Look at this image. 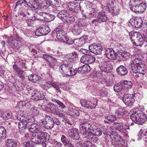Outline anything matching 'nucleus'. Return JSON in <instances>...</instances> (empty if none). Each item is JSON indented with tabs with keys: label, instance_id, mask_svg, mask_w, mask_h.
Returning <instances> with one entry per match:
<instances>
[{
	"label": "nucleus",
	"instance_id": "21",
	"mask_svg": "<svg viewBox=\"0 0 147 147\" xmlns=\"http://www.w3.org/2000/svg\"><path fill=\"white\" fill-rule=\"evenodd\" d=\"M146 3L144 2L140 5H138L135 8L131 9V10L134 12H143L146 9Z\"/></svg>",
	"mask_w": 147,
	"mask_h": 147
},
{
	"label": "nucleus",
	"instance_id": "25",
	"mask_svg": "<svg viewBox=\"0 0 147 147\" xmlns=\"http://www.w3.org/2000/svg\"><path fill=\"white\" fill-rule=\"evenodd\" d=\"M127 108L125 107L118 109L115 112L118 117L121 118L127 112Z\"/></svg>",
	"mask_w": 147,
	"mask_h": 147
},
{
	"label": "nucleus",
	"instance_id": "57",
	"mask_svg": "<svg viewBox=\"0 0 147 147\" xmlns=\"http://www.w3.org/2000/svg\"><path fill=\"white\" fill-rule=\"evenodd\" d=\"M49 123H47L45 126V128L49 129H51L53 128L54 126V120L53 119L52 121H50Z\"/></svg>",
	"mask_w": 147,
	"mask_h": 147
},
{
	"label": "nucleus",
	"instance_id": "38",
	"mask_svg": "<svg viewBox=\"0 0 147 147\" xmlns=\"http://www.w3.org/2000/svg\"><path fill=\"white\" fill-rule=\"evenodd\" d=\"M43 26H41L40 27L36 29L35 31V34L38 36L44 35L43 32Z\"/></svg>",
	"mask_w": 147,
	"mask_h": 147
},
{
	"label": "nucleus",
	"instance_id": "33",
	"mask_svg": "<svg viewBox=\"0 0 147 147\" xmlns=\"http://www.w3.org/2000/svg\"><path fill=\"white\" fill-rule=\"evenodd\" d=\"M121 84L124 88H130L132 86V83L129 81L123 80L121 81Z\"/></svg>",
	"mask_w": 147,
	"mask_h": 147
},
{
	"label": "nucleus",
	"instance_id": "24",
	"mask_svg": "<svg viewBox=\"0 0 147 147\" xmlns=\"http://www.w3.org/2000/svg\"><path fill=\"white\" fill-rule=\"evenodd\" d=\"M110 65L108 64L107 62H105L101 65H99L100 69L103 71L109 72L110 71L111 68L110 67Z\"/></svg>",
	"mask_w": 147,
	"mask_h": 147
},
{
	"label": "nucleus",
	"instance_id": "5",
	"mask_svg": "<svg viewBox=\"0 0 147 147\" xmlns=\"http://www.w3.org/2000/svg\"><path fill=\"white\" fill-rule=\"evenodd\" d=\"M130 118L136 123L139 125L144 123L147 120L146 115L142 113H133L130 116Z\"/></svg>",
	"mask_w": 147,
	"mask_h": 147
},
{
	"label": "nucleus",
	"instance_id": "49",
	"mask_svg": "<svg viewBox=\"0 0 147 147\" xmlns=\"http://www.w3.org/2000/svg\"><path fill=\"white\" fill-rule=\"evenodd\" d=\"M130 54L128 52H123L121 55V57L122 59L124 60L129 59L130 56Z\"/></svg>",
	"mask_w": 147,
	"mask_h": 147
},
{
	"label": "nucleus",
	"instance_id": "15",
	"mask_svg": "<svg viewBox=\"0 0 147 147\" xmlns=\"http://www.w3.org/2000/svg\"><path fill=\"white\" fill-rule=\"evenodd\" d=\"M43 58L48 61V65L50 68H53L55 66L54 62L56 61V60L51 56L47 54H44L43 55Z\"/></svg>",
	"mask_w": 147,
	"mask_h": 147
},
{
	"label": "nucleus",
	"instance_id": "18",
	"mask_svg": "<svg viewBox=\"0 0 147 147\" xmlns=\"http://www.w3.org/2000/svg\"><path fill=\"white\" fill-rule=\"evenodd\" d=\"M92 133L94 134V136H93V138H96V139L93 138V140L89 139V140L96 143L98 140L97 136H99L102 134V131L99 128H97L96 129L93 128V130H92Z\"/></svg>",
	"mask_w": 147,
	"mask_h": 147
},
{
	"label": "nucleus",
	"instance_id": "50",
	"mask_svg": "<svg viewBox=\"0 0 147 147\" xmlns=\"http://www.w3.org/2000/svg\"><path fill=\"white\" fill-rule=\"evenodd\" d=\"M146 135L147 136V129H141L140 131L139 134L138 135L139 137L138 139H139H139H140L142 138V136Z\"/></svg>",
	"mask_w": 147,
	"mask_h": 147
},
{
	"label": "nucleus",
	"instance_id": "54",
	"mask_svg": "<svg viewBox=\"0 0 147 147\" xmlns=\"http://www.w3.org/2000/svg\"><path fill=\"white\" fill-rule=\"evenodd\" d=\"M75 5H76V4L73 3H69L67 8L70 11H71L73 12H76V11H75Z\"/></svg>",
	"mask_w": 147,
	"mask_h": 147
},
{
	"label": "nucleus",
	"instance_id": "37",
	"mask_svg": "<svg viewBox=\"0 0 147 147\" xmlns=\"http://www.w3.org/2000/svg\"><path fill=\"white\" fill-rule=\"evenodd\" d=\"M6 129L3 127H0V140L5 138L6 135Z\"/></svg>",
	"mask_w": 147,
	"mask_h": 147
},
{
	"label": "nucleus",
	"instance_id": "12",
	"mask_svg": "<svg viewBox=\"0 0 147 147\" xmlns=\"http://www.w3.org/2000/svg\"><path fill=\"white\" fill-rule=\"evenodd\" d=\"M10 45L13 49H18L22 45V43L20 41L15 39L14 38H10L8 41Z\"/></svg>",
	"mask_w": 147,
	"mask_h": 147
},
{
	"label": "nucleus",
	"instance_id": "64",
	"mask_svg": "<svg viewBox=\"0 0 147 147\" xmlns=\"http://www.w3.org/2000/svg\"><path fill=\"white\" fill-rule=\"evenodd\" d=\"M52 143L54 147H61L62 145V143L57 141L54 140Z\"/></svg>",
	"mask_w": 147,
	"mask_h": 147
},
{
	"label": "nucleus",
	"instance_id": "20",
	"mask_svg": "<svg viewBox=\"0 0 147 147\" xmlns=\"http://www.w3.org/2000/svg\"><path fill=\"white\" fill-rule=\"evenodd\" d=\"M116 72L119 75L121 76H124L127 74L128 70L126 67L121 65L117 69Z\"/></svg>",
	"mask_w": 147,
	"mask_h": 147
},
{
	"label": "nucleus",
	"instance_id": "44",
	"mask_svg": "<svg viewBox=\"0 0 147 147\" xmlns=\"http://www.w3.org/2000/svg\"><path fill=\"white\" fill-rule=\"evenodd\" d=\"M35 1H36V0H23L24 3V6L26 7L28 6L30 7L32 6Z\"/></svg>",
	"mask_w": 147,
	"mask_h": 147
},
{
	"label": "nucleus",
	"instance_id": "10",
	"mask_svg": "<svg viewBox=\"0 0 147 147\" xmlns=\"http://www.w3.org/2000/svg\"><path fill=\"white\" fill-rule=\"evenodd\" d=\"M81 61L85 64L88 63L91 64L94 61L97 62L98 60H96L95 57L92 55L88 54L86 55L82 56L80 59Z\"/></svg>",
	"mask_w": 147,
	"mask_h": 147
},
{
	"label": "nucleus",
	"instance_id": "26",
	"mask_svg": "<svg viewBox=\"0 0 147 147\" xmlns=\"http://www.w3.org/2000/svg\"><path fill=\"white\" fill-rule=\"evenodd\" d=\"M28 78L29 80L34 83H36L38 81H40L41 79L40 77L35 74L29 75Z\"/></svg>",
	"mask_w": 147,
	"mask_h": 147
},
{
	"label": "nucleus",
	"instance_id": "32",
	"mask_svg": "<svg viewBox=\"0 0 147 147\" xmlns=\"http://www.w3.org/2000/svg\"><path fill=\"white\" fill-rule=\"evenodd\" d=\"M116 119V117L115 115H111L107 116L105 117L104 121L105 123H110L113 122Z\"/></svg>",
	"mask_w": 147,
	"mask_h": 147
},
{
	"label": "nucleus",
	"instance_id": "52",
	"mask_svg": "<svg viewBox=\"0 0 147 147\" xmlns=\"http://www.w3.org/2000/svg\"><path fill=\"white\" fill-rule=\"evenodd\" d=\"M74 47L76 49L79 51L80 53H82L85 55H87L86 53H88V50H87L81 48V47L75 45Z\"/></svg>",
	"mask_w": 147,
	"mask_h": 147
},
{
	"label": "nucleus",
	"instance_id": "6",
	"mask_svg": "<svg viewBox=\"0 0 147 147\" xmlns=\"http://www.w3.org/2000/svg\"><path fill=\"white\" fill-rule=\"evenodd\" d=\"M62 26H60L57 27L52 32V35L54 38L56 37L57 39L62 42L66 37L65 36V32L63 30H61Z\"/></svg>",
	"mask_w": 147,
	"mask_h": 147
},
{
	"label": "nucleus",
	"instance_id": "42",
	"mask_svg": "<svg viewBox=\"0 0 147 147\" xmlns=\"http://www.w3.org/2000/svg\"><path fill=\"white\" fill-rule=\"evenodd\" d=\"M119 8L118 6L114 7V5L113 8L111 9L110 13L113 15H117L119 13Z\"/></svg>",
	"mask_w": 147,
	"mask_h": 147
},
{
	"label": "nucleus",
	"instance_id": "63",
	"mask_svg": "<svg viewBox=\"0 0 147 147\" xmlns=\"http://www.w3.org/2000/svg\"><path fill=\"white\" fill-rule=\"evenodd\" d=\"M26 104V102L25 101L19 102L17 105V107L20 109H22L25 107Z\"/></svg>",
	"mask_w": 147,
	"mask_h": 147
},
{
	"label": "nucleus",
	"instance_id": "48",
	"mask_svg": "<svg viewBox=\"0 0 147 147\" xmlns=\"http://www.w3.org/2000/svg\"><path fill=\"white\" fill-rule=\"evenodd\" d=\"M12 116V113L11 112H6L3 113L2 117L5 120H7L11 118Z\"/></svg>",
	"mask_w": 147,
	"mask_h": 147
},
{
	"label": "nucleus",
	"instance_id": "11",
	"mask_svg": "<svg viewBox=\"0 0 147 147\" xmlns=\"http://www.w3.org/2000/svg\"><path fill=\"white\" fill-rule=\"evenodd\" d=\"M89 50L96 55H100L102 53V48L100 44H94L89 46Z\"/></svg>",
	"mask_w": 147,
	"mask_h": 147
},
{
	"label": "nucleus",
	"instance_id": "47",
	"mask_svg": "<svg viewBox=\"0 0 147 147\" xmlns=\"http://www.w3.org/2000/svg\"><path fill=\"white\" fill-rule=\"evenodd\" d=\"M51 86H52L53 88L55 89L57 91L60 92V90L59 86V83L58 82H50Z\"/></svg>",
	"mask_w": 147,
	"mask_h": 147
},
{
	"label": "nucleus",
	"instance_id": "39",
	"mask_svg": "<svg viewBox=\"0 0 147 147\" xmlns=\"http://www.w3.org/2000/svg\"><path fill=\"white\" fill-rule=\"evenodd\" d=\"M39 3L38 1L36 0V1H35V2L33 3L32 5L30 7L31 8H33L34 9L36 10L35 12L38 11L40 9L41 7H40L39 6Z\"/></svg>",
	"mask_w": 147,
	"mask_h": 147
},
{
	"label": "nucleus",
	"instance_id": "43",
	"mask_svg": "<svg viewBox=\"0 0 147 147\" xmlns=\"http://www.w3.org/2000/svg\"><path fill=\"white\" fill-rule=\"evenodd\" d=\"M113 88L115 92H119L121 91L122 90H123L124 89L123 87L121 84V82L120 85L118 84L115 85Z\"/></svg>",
	"mask_w": 147,
	"mask_h": 147
},
{
	"label": "nucleus",
	"instance_id": "16",
	"mask_svg": "<svg viewBox=\"0 0 147 147\" xmlns=\"http://www.w3.org/2000/svg\"><path fill=\"white\" fill-rule=\"evenodd\" d=\"M129 23L132 26L136 28H140L143 24L141 19L138 18H136L135 19L132 18L129 20Z\"/></svg>",
	"mask_w": 147,
	"mask_h": 147
},
{
	"label": "nucleus",
	"instance_id": "1",
	"mask_svg": "<svg viewBox=\"0 0 147 147\" xmlns=\"http://www.w3.org/2000/svg\"><path fill=\"white\" fill-rule=\"evenodd\" d=\"M129 67L135 73H139L144 75L146 72V65L144 62L139 58L134 59Z\"/></svg>",
	"mask_w": 147,
	"mask_h": 147
},
{
	"label": "nucleus",
	"instance_id": "14",
	"mask_svg": "<svg viewBox=\"0 0 147 147\" xmlns=\"http://www.w3.org/2000/svg\"><path fill=\"white\" fill-rule=\"evenodd\" d=\"M78 130L76 128H74L69 129L68 131L69 137L74 140H78L80 138Z\"/></svg>",
	"mask_w": 147,
	"mask_h": 147
},
{
	"label": "nucleus",
	"instance_id": "58",
	"mask_svg": "<svg viewBox=\"0 0 147 147\" xmlns=\"http://www.w3.org/2000/svg\"><path fill=\"white\" fill-rule=\"evenodd\" d=\"M113 4L107 3L106 5V6H104L103 7L104 9H105L106 11L110 12L111 9L113 8Z\"/></svg>",
	"mask_w": 147,
	"mask_h": 147
},
{
	"label": "nucleus",
	"instance_id": "46",
	"mask_svg": "<svg viewBox=\"0 0 147 147\" xmlns=\"http://www.w3.org/2000/svg\"><path fill=\"white\" fill-rule=\"evenodd\" d=\"M75 19L74 17L73 16H70L68 14L66 18L63 21L66 22L68 23H71V22H73L75 21Z\"/></svg>",
	"mask_w": 147,
	"mask_h": 147
},
{
	"label": "nucleus",
	"instance_id": "28",
	"mask_svg": "<svg viewBox=\"0 0 147 147\" xmlns=\"http://www.w3.org/2000/svg\"><path fill=\"white\" fill-rule=\"evenodd\" d=\"M68 13L65 10H63L60 11L58 14V16L63 22L64 21Z\"/></svg>",
	"mask_w": 147,
	"mask_h": 147
},
{
	"label": "nucleus",
	"instance_id": "4",
	"mask_svg": "<svg viewBox=\"0 0 147 147\" xmlns=\"http://www.w3.org/2000/svg\"><path fill=\"white\" fill-rule=\"evenodd\" d=\"M130 38L134 46L142 47L144 43V40L142 35L138 32L129 33Z\"/></svg>",
	"mask_w": 147,
	"mask_h": 147
},
{
	"label": "nucleus",
	"instance_id": "22",
	"mask_svg": "<svg viewBox=\"0 0 147 147\" xmlns=\"http://www.w3.org/2000/svg\"><path fill=\"white\" fill-rule=\"evenodd\" d=\"M34 128L35 130V133H37L39 134V135L40 134V136L42 137L44 136H45L46 134H47L46 133L42 131V127L38 124L34 123ZM44 138L45 137H44Z\"/></svg>",
	"mask_w": 147,
	"mask_h": 147
},
{
	"label": "nucleus",
	"instance_id": "53",
	"mask_svg": "<svg viewBox=\"0 0 147 147\" xmlns=\"http://www.w3.org/2000/svg\"><path fill=\"white\" fill-rule=\"evenodd\" d=\"M43 32L44 35L48 34L50 32V29L47 25H43Z\"/></svg>",
	"mask_w": 147,
	"mask_h": 147
},
{
	"label": "nucleus",
	"instance_id": "27",
	"mask_svg": "<svg viewBox=\"0 0 147 147\" xmlns=\"http://www.w3.org/2000/svg\"><path fill=\"white\" fill-rule=\"evenodd\" d=\"M28 125L27 122L26 121L20 122L18 124L20 132L21 133H23L24 132V130L26 128Z\"/></svg>",
	"mask_w": 147,
	"mask_h": 147
},
{
	"label": "nucleus",
	"instance_id": "62",
	"mask_svg": "<svg viewBox=\"0 0 147 147\" xmlns=\"http://www.w3.org/2000/svg\"><path fill=\"white\" fill-rule=\"evenodd\" d=\"M44 84H42V88L45 90H47L50 88L51 87L50 83H49L48 82L45 81L44 82Z\"/></svg>",
	"mask_w": 147,
	"mask_h": 147
},
{
	"label": "nucleus",
	"instance_id": "51",
	"mask_svg": "<svg viewBox=\"0 0 147 147\" xmlns=\"http://www.w3.org/2000/svg\"><path fill=\"white\" fill-rule=\"evenodd\" d=\"M57 108H55V109H52L51 110L52 112L55 115L58 116L60 117H63L65 116L64 114L60 112L57 110Z\"/></svg>",
	"mask_w": 147,
	"mask_h": 147
},
{
	"label": "nucleus",
	"instance_id": "3",
	"mask_svg": "<svg viewBox=\"0 0 147 147\" xmlns=\"http://www.w3.org/2000/svg\"><path fill=\"white\" fill-rule=\"evenodd\" d=\"M130 38L134 46L142 47L144 43V40L142 35L138 32L129 33Z\"/></svg>",
	"mask_w": 147,
	"mask_h": 147
},
{
	"label": "nucleus",
	"instance_id": "56",
	"mask_svg": "<svg viewBox=\"0 0 147 147\" xmlns=\"http://www.w3.org/2000/svg\"><path fill=\"white\" fill-rule=\"evenodd\" d=\"M41 6L42 8L46 9L49 7V3L46 0H45L41 3Z\"/></svg>",
	"mask_w": 147,
	"mask_h": 147
},
{
	"label": "nucleus",
	"instance_id": "36",
	"mask_svg": "<svg viewBox=\"0 0 147 147\" xmlns=\"http://www.w3.org/2000/svg\"><path fill=\"white\" fill-rule=\"evenodd\" d=\"M45 17L44 20L45 21L51 22L55 18V16L52 15L47 13H45Z\"/></svg>",
	"mask_w": 147,
	"mask_h": 147
},
{
	"label": "nucleus",
	"instance_id": "19",
	"mask_svg": "<svg viewBox=\"0 0 147 147\" xmlns=\"http://www.w3.org/2000/svg\"><path fill=\"white\" fill-rule=\"evenodd\" d=\"M98 22L101 23L106 22L109 19L105 15L104 11H100L98 13L97 16Z\"/></svg>",
	"mask_w": 147,
	"mask_h": 147
},
{
	"label": "nucleus",
	"instance_id": "29",
	"mask_svg": "<svg viewBox=\"0 0 147 147\" xmlns=\"http://www.w3.org/2000/svg\"><path fill=\"white\" fill-rule=\"evenodd\" d=\"M45 14L41 12H36L33 17L35 20H44Z\"/></svg>",
	"mask_w": 147,
	"mask_h": 147
},
{
	"label": "nucleus",
	"instance_id": "9",
	"mask_svg": "<svg viewBox=\"0 0 147 147\" xmlns=\"http://www.w3.org/2000/svg\"><path fill=\"white\" fill-rule=\"evenodd\" d=\"M135 96L134 94H125L123 98V101L126 105L130 106L134 102Z\"/></svg>",
	"mask_w": 147,
	"mask_h": 147
},
{
	"label": "nucleus",
	"instance_id": "34",
	"mask_svg": "<svg viewBox=\"0 0 147 147\" xmlns=\"http://www.w3.org/2000/svg\"><path fill=\"white\" fill-rule=\"evenodd\" d=\"M82 30L79 28V25L78 24L75 25L72 30V33L75 35H78L80 34Z\"/></svg>",
	"mask_w": 147,
	"mask_h": 147
},
{
	"label": "nucleus",
	"instance_id": "2",
	"mask_svg": "<svg viewBox=\"0 0 147 147\" xmlns=\"http://www.w3.org/2000/svg\"><path fill=\"white\" fill-rule=\"evenodd\" d=\"M84 130L82 132V135L84 138H87L88 139L93 140L96 138H93L94 134L92 133L93 130V126L90 123L85 122L81 124L80 126Z\"/></svg>",
	"mask_w": 147,
	"mask_h": 147
},
{
	"label": "nucleus",
	"instance_id": "8",
	"mask_svg": "<svg viewBox=\"0 0 147 147\" xmlns=\"http://www.w3.org/2000/svg\"><path fill=\"white\" fill-rule=\"evenodd\" d=\"M97 102V100L95 98H93V100H92L91 101L84 99H82L80 100V104L82 106L91 109L95 107Z\"/></svg>",
	"mask_w": 147,
	"mask_h": 147
},
{
	"label": "nucleus",
	"instance_id": "41",
	"mask_svg": "<svg viewBox=\"0 0 147 147\" xmlns=\"http://www.w3.org/2000/svg\"><path fill=\"white\" fill-rule=\"evenodd\" d=\"M61 140L64 146H65L70 140L67 137L63 135H61Z\"/></svg>",
	"mask_w": 147,
	"mask_h": 147
},
{
	"label": "nucleus",
	"instance_id": "61",
	"mask_svg": "<svg viewBox=\"0 0 147 147\" xmlns=\"http://www.w3.org/2000/svg\"><path fill=\"white\" fill-rule=\"evenodd\" d=\"M86 64L83 66V69H82V70L83 71V73L89 72L90 70L91 69L90 66Z\"/></svg>",
	"mask_w": 147,
	"mask_h": 147
},
{
	"label": "nucleus",
	"instance_id": "40",
	"mask_svg": "<svg viewBox=\"0 0 147 147\" xmlns=\"http://www.w3.org/2000/svg\"><path fill=\"white\" fill-rule=\"evenodd\" d=\"M86 36L83 35L80 38L78 42V45H76L81 47L85 43V39H86Z\"/></svg>",
	"mask_w": 147,
	"mask_h": 147
},
{
	"label": "nucleus",
	"instance_id": "7",
	"mask_svg": "<svg viewBox=\"0 0 147 147\" xmlns=\"http://www.w3.org/2000/svg\"><path fill=\"white\" fill-rule=\"evenodd\" d=\"M112 127L119 131L125 134H126L128 130L129 129V126L128 125L126 124H123L122 122L114 123Z\"/></svg>",
	"mask_w": 147,
	"mask_h": 147
},
{
	"label": "nucleus",
	"instance_id": "55",
	"mask_svg": "<svg viewBox=\"0 0 147 147\" xmlns=\"http://www.w3.org/2000/svg\"><path fill=\"white\" fill-rule=\"evenodd\" d=\"M5 55V49L4 47L1 44L0 45V55L2 57Z\"/></svg>",
	"mask_w": 147,
	"mask_h": 147
},
{
	"label": "nucleus",
	"instance_id": "60",
	"mask_svg": "<svg viewBox=\"0 0 147 147\" xmlns=\"http://www.w3.org/2000/svg\"><path fill=\"white\" fill-rule=\"evenodd\" d=\"M83 145L84 147H95L94 144L88 141H85Z\"/></svg>",
	"mask_w": 147,
	"mask_h": 147
},
{
	"label": "nucleus",
	"instance_id": "23",
	"mask_svg": "<svg viewBox=\"0 0 147 147\" xmlns=\"http://www.w3.org/2000/svg\"><path fill=\"white\" fill-rule=\"evenodd\" d=\"M27 11L25 9H20L18 12L19 20H24L27 17Z\"/></svg>",
	"mask_w": 147,
	"mask_h": 147
},
{
	"label": "nucleus",
	"instance_id": "30",
	"mask_svg": "<svg viewBox=\"0 0 147 147\" xmlns=\"http://www.w3.org/2000/svg\"><path fill=\"white\" fill-rule=\"evenodd\" d=\"M78 55L77 53L74 51L70 54V57L69 58L68 61L71 63H74L78 60Z\"/></svg>",
	"mask_w": 147,
	"mask_h": 147
},
{
	"label": "nucleus",
	"instance_id": "59",
	"mask_svg": "<svg viewBox=\"0 0 147 147\" xmlns=\"http://www.w3.org/2000/svg\"><path fill=\"white\" fill-rule=\"evenodd\" d=\"M35 20L34 18H32V19H28L26 20L27 24L28 26H32L34 24Z\"/></svg>",
	"mask_w": 147,
	"mask_h": 147
},
{
	"label": "nucleus",
	"instance_id": "31",
	"mask_svg": "<svg viewBox=\"0 0 147 147\" xmlns=\"http://www.w3.org/2000/svg\"><path fill=\"white\" fill-rule=\"evenodd\" d=\"M6 146L7 147H16L17 142L13 139H8L6 141Z\"/></svg>",
	"mask_w": 147,
	"mask_h": 147
},
{
	"label": "nucleus",
	"instance_id": "13",
	"mask_svg": "<svg viewBox=\"0 0 147 147\" xmlns=\"http://www.w3.org/2000/svg\"><path fill=\"white\" fill-rule=\"evenodd\" d=\"M72 64L70 63H67L61 65L59 67L60 72L64 76L68 74L69 69L72 68Z\"/></svg>",
	"mask_w": 147,
	"mask_h": 147
},
{
	"label": "nucleus",
	"instance_id": "45",
	"mask_svg": "<svg viewBox=\"0 0 147 147\" xmlns=\"http://www.w3.org/2000/svg\"><path fill=\"white\" fill-rule=\"evenodd\" d=\"M142 0H134L133 3L132 7H131V9H134L138 5H140L141 4L143 3Z\"/></svg>",
	"mask_w": 147,
	"mask_h": 147
},
{
	"label": "nucleus",
	"instance_id": "35",
	"mask_svg": "<svg viewBox=\"0 0 147 147\" xmlns=\"http://www.w3.org/2000/svg\"><path fill=\"white\" fill-rule=\"evenodd\" d=\"M28 48L30 52V54L31 55L34 56V57L35 58L38 57L37 51L33 48V46L32 45H31L30 46L28 47Z\"/></svg>",
	"mask_w": 147,
	"mask_h": 147
},
{
	"label": "nucleus",
	"instance_id": "17",
	"mask_svg": "<svg viewBox=\"0 0 147 147\" xmlns=\"http://www.w3.org/2000/svg\"><path fill=\"white\" fill-rule=\"evenodd\" d=\"M105 54L106 57L111 60L115 59L117 56V55L114 51L111 48H108L105 51Z\"/></svg>",
	"mask_w": 147,
	"mask_h": 147
}]
</instances>
